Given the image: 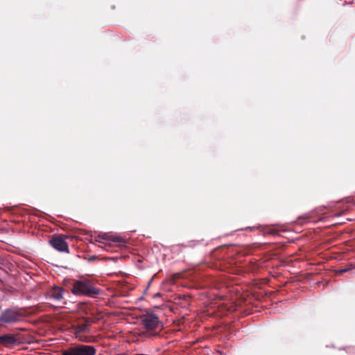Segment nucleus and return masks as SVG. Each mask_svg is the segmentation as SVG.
Listing matches in <instances>:
<instances>
[{
    "instance_id": "nucleus-1",
    "label": "nucleus",
    "mask_w": 355,
    "mask_h": 355,
    "mask_svg": "<svg viewBox=\"0 0 355 355\" xmlns=\"http://www.w3.org/2000/svg\"><path fill=\"white\" fill-rule=\"evenodd\" d=\"M93 281L82 278L73 284L71 291L75 295H83L88 297H94L99 293V290L94 287Z\"/></svg>"
},
{
    "instance_id": "nucleus-2",
    "label": "nucleus",
    "mask_w": 355,
    "mask_h": 355,
    "mask_svg": "<svg viewBox=\"0 0 355 355\" xmlns=\"http://www.w3.org/2000/svg\"><path fill=\"white\" fill-rule=\"evenodd\" d=\"M25 316L21 309L16 308L6 309L0 315V322L4 324L16 323Z\"/></svg>"
},
{
    "instance_id": "nucleus-3",
    "label": "nucleus",
    "mask_w": 355,
    "mask_h": 355,
    "mask_svg": "<svg viewBox=\"0 0 355 355\" xmlns=\"http://www.w3.org/2000/svg\"><path fill=\"white\" fill-rule=\"evenodd\" d=\"M94 322L92 318H85L83 321L79 322L76 325L74 326V332L76 337L78 340L83 342H88L89 339L87 336L83 335V333L89 332V326Z\"/></svg>"
},
{
    "instance_id": "nucleus-4",
    "label": "nucleus",
    "mask_w": 355,
    "mask_h": 355,
    "mask_svg": "<svg viewBox=\"0 0 355 355\" xmlns=\"http://www.w3.org/2000/svg\"><path fill=\"white\" fill-rule=\"evenodd\" d=\"M68 237V236L64 234H54L49 240V244L60 252L69 253V245L66 241V239Z\"/></svg>"
},
{
    "instance_id": "nucleus-5",
    "label": "nucleus",
    "mask_w": 355,
    "mask_h": 355,
    "mask_svg": "<svg viewBox=\"0 0 355 355\" xmlns=\"http://www.w3.org/2000/svg\"><path fill=\"white\" fill-rule=\"evenodd\" d=\"M96 349L89 345H80L71 347L62 352V355H94Z\"/></svg>"
},
{
    "instance_id": "nucleus-6",
    "label": "nucleus",
    "mask_w": 355,
    "mask_h": 355,
    "mask_svg": "<svg viewBox=\"0 0 355 355\" xmlns=\"http://www.w3.org/2000/svg\"><path fill=\"white\" fill-rule=\"evenodd\" d=\"M143 326L148 331L156 329L159 324V318L155 314L144 315L141 318Z\"/></svg>"
},
{
    "instance_id": "nucleus-7",
    "label": "nucleus",
    "mask_w": 355,
    "mask_h": 355,
    "mask_svg": "<svg viewBox=\"0 0 355 355\" xmlns=\"http://www.w3.org/2000/svg\"><path fill=\"white\" fill-rule=\"evenodd\" d=\"M128 286L120 283L119 282L116 283L112 282V298L115 296H125L128 292Z\"/></svg>"
},
{
    "instance_id": "nucleus-8",
    "label": "nucleus",
    "mask_w": 355,
    "mask_h": 355,
    "mask_svg": "<svg viewBox=\"0 0 355 355\" xmlns=\"http://www.w3.org/2000/svg\"><path fill=\"white\" fill-rule=\"evenodd\" d=\"M95 241L99 243L101 248H105L107 250H109V248H111V237L107 233L99 234L96 237Z\"/></svg>"
},
{
    "instance_id": "nucleus-9",
    "label": "nucleus",
    "mask_w": 355,
    "mask_h": 355,
    "mask_svg": "<svg viewBox=\"0 0 355 355\" xmlns=\"http://www.w3.org/2000/svg\"><path fill=\"white\" fill-rule=\"evenodd\" d=\"M64 289L60 286L53 287L49 292L48 296L50 299L56 302L63 300Z\"/></svg>"
},
{
    "instance_id": "nucleus-10",
    "label": "nucleus",
    "mask_w": 355,
    "mask_h": 355,
    "mask_svg": "<svg viewBox=\"0 0 355 355\" xmlns=\"http://www.w3.org/2000/svg\"><path fill=\"white\" fill-rule=\"evenodd\" d=\"M18 342V339L13 334H6L0 336V344L8 346Z\"/></svg>"
},
{
    "instance_id": "nucleus-11",
    "label": "nucleus",
    "mask_w": 355,
    "mask_h": 355,
    "mask_svg": "<svg viewBox=\"0 0 355 355\" xmlns=\"http://www.w3.org/2000/svg\"><path fill=\"white\" fill-rule=\"evenodd\" d=\"M112 252L115 248H121L125 247L127 243V239L122 238L119 236L112 234Z\"/></svg>"
},
{
    "instance_id": "nucleus-12",
    "label": "nucleus",
    "mask_w": 355,
    "mask_h": 355,
    "mask_svg": "<svg viewBox=\"0 0 355 355\" xmlns=\"http://www.w3.org/2000/svg\"><path fill=\"white\" fill-rule=\"evenodd\" d=\"M349 269V268H343V269H340L339 270L337 271V273L338 275H342L346 272H347Z\"/></svg>"
},
{
    "instance_id": "nucleus-13",
    "label": "nucleus",
    "mask_w": 355,
    "mask_h": 355,
    "mask_svg": "<svg viewBox=\"0 0 355 355\" xmlns=\"http://www.w3.org/2000/svg\"><path fill=\"white\" fill-rule=\"evenodd\" d=\"M118 259H119V257H117V256H116V257H115V256H112V261H116V260H117Z\"/></svg>"
},
{
    "instance_id": "nucleus-14",
    "label": "nucleus",
    "mask_w": 355,
    "mask_h": 355,
    "mask_svg": "<svg viewBox=\"0 0 355 355\" xmlns=\"http://www.w3.org/2000/svg\"><path fill=\"white\" fill-rule=\"evenodd\" d=\"M118 313H119L118 311H114L112 310V316H114V315L118 314Z\"/></svg>"
},
{
    "instance_id": "nucleus-15",
    "label": "nucleus",
    "mask_w": 355,
    "mask_h": 355,
    "mask_svg": "<svg viewBox=\"0 0 355 355\" xmlns=\"http://www.w3.org/2000/svg\"><path fill=\"white\" fill-rule=\"evenodd\" d=\"M94 259H95V257H92V258L90 259V260H94Z\"/></svg>"
},
{
    "instance_id": "nucleus-16",
    "label": "nucleus",
    "mask_w": 355,
    "mask_h": 355,
    "mask_svg": "<svg viewBox=\"0 0 355 355\" xmlns=\"http://www.w3.org/2000/svg\"><path fill=\"white\" fill-rule=\"evenodd\" d=\"M155 334H150V336H154Z\"/></svg>"
}]
</instances>
